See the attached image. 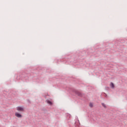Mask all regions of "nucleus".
<instances>
[{"mask_svg":"<svg viewBox=\"0 0 127 127\" xmlns=\"http://www.w3.org/2000/svg\"><path fill=\"white\" fill-rule=\"evenodd\" d=\"M15 116L17 117V118H21L22 116H21V114H20L19 113H16L15 114Z\"/></svg>","mask_w":127,"mask_h":127,"instance_id":"obj_2","label":"nucleus"},{"mask_svg":"<svg viewBox=\"0 0 127 127\" xmlns=\"http://www.w3.org/2000/svg\"><path fill=\"white\" fill-rule=\"evenodd\" d=\"M47 103L49 104L50 105V106H52V102L49 100H47Z\"/></svg>","mask_w":127,"mask_h":127,"instance_id":"obj_4","label":"nucleus"},{"mask_svg":"<svg viewBox=\"0 0 127 127\" xmlns=\"http://www.w3.org/2000/svg\"><path fill=\"white\" fill-rule=\"evenodd\" d=\"M16 110L18 112H24V107L19 106L16 108Z\"/></svg>","mask_w":127,"mask_h":127,"instance_id":"obj_1","label":"nucleus"},{"mask_svg":"<svg viewBox=\"0 0 127 127\" xmlns=\"http://www.w3.org/2000/svg\"><path fill=\"white\" fill-rule=\"evenodd\" d=\"M102 105L103 107H104V108L105 109L107 108V106H106V104H105V103H102Z\"/></svg>","mask_w":127,"mask_h":127,"instance_id":"obj_5","label":"nucleus"},{"mask_svg":"<svg viewBox=\"0 0 127 127\" xmlns=\"http://www.w3.org/2000/svg\"><path fill=\"white\" fill-rule=\"evenodd\" d=\"M89 107H90V108H93V104L90 103L89 104Z\"/></svg>","mask_w":127,"mask_h":127,"instance_id":"obj_6","label":"nucleus"},{"mask_svg":"<svg viewBox=\"0 0 127 127\" xmlns=\"http://www.w3.org/2000/svg\"><path fill=\"white\" fill-rule=\"evenodd\" d=\"M110 86L112 89H114L115 88V84H114L113 83L111 82L110 84Z\"/></svg>","mask_w":127,"mask_h":127,"instance_id":"obj_3","label":"nucleus"}]
</instances>
